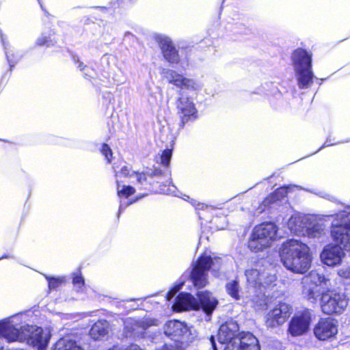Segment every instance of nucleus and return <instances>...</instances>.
Masks as SVG:
<instances>
[{
    "label": "nucleus",
    "mask_w": 350,
    "mask_h": 350,
    "mask_svg": "<svg viewBox=\"0 0 350 350\" xmlns=\"http://www.w3.org/2000/svg\"><path fill=\"white\" fill-rule=\"evenodd\" d=\"M223 263L222 258L215 254H201L167 291V299H172L174 292L181 286L188 283L189 287L192 286L193 288L198 306L210 319L218 305V300L212 296L210 291L200 289L207 285L208 271L215 278H219L224 273Z\"/></svg>",
    "instance_id": "obj_1"
},
{
    "label": "nucleus",
    "mask_w": 350,
    "mask_h": 350,
    "mask_svg": "<svg viewBox=\"0 0 350 350\" xmlns=\"http://www.w3.org/2000/svg\"><path fill=\"white\" fill-rule=\"evenodd\" d=\"M170 139V146H167L155 157V161L158 166H154L153 169H147L142 172L132 171L130 173L126 165L122 166L120 170L118 172L116 170L117 167L113 164V169L116 178H118V176L132 177L135 175L137 183L142 187L156 184L159 193L177 196L178 189L172 182L170 167L175 138L171 135Z\"/></svg>",
    "instance_id": "obj_2"
},
{
    "label": "nucleus",
    "mask_w": 350,
    "mask_h": 350,
    "mask_svg": "<svg viewBox=\"0 0 350 350\" xmlns=\"http://www.w3.org/2000/svg\"><path fill=\"white\" fill-rule=\"evenodd\" d=\"M330 236L333 243L323 247L320 257L323 264L334 267L341 265L345 252L350 251V206L334 215Z\"/></svg>",
    "instance_id": "obj_3"
},
{
    "label": "nucleus",
    "mask_w": 350,
    "mask_h": 350,
    "mask_svg": "<svg viewBox=\"0 0 350 350\" xmlns=\"http://www.w3.org/2000/svg\"><path fill=\"white\" fill-rule=\"evenodd\" d=\"M280 256L283 265L293 273L304 274L310 268V248L297 239H288L284 242L280 249Z\"/></svg>",
    "instance_id": "obj_4"
},
{
    "label": "nucleus",
    "mask_w": 350,
    "mask_h": 350,
    "mask_svg": "<svg viewBox=\"0 0 350 350\" xmlns=\"http://www.w3.org/2000/svg\"><path fill=\"white\" fill-rule=\"evenodd\" d=\"M291 62L298 87L301 90L310 88L315 78L312 53L303 48H297L291 54Z\"/></svg>",
    "instance_id": "obj_5"
},
{
    "label": "nucleus",
    "mask_w": 350,
    "mask_h": 350,
    "mask_svg": "<svg viewBox=\"0 0 350 350\" xmlns=\"http://www.w3.org/2000/svg\"><path fill=\"white\" fill-rule=\"evenodd\" d=\"M163 329L165 335L174 342L178 350L185 349L197 336L193 327L179 320L168 321Z\"/></svg>",
    "instance_id": "obj_6"
},
{
    "label": "nucleus",
    "mask_w": 350,
    "mask_h": 350,
    "mask_svg": "<svg viewBox=\"0 0 350 350\" xmlns=\"http://www.w3.org/2000/svg\"><path fill=\"white\" fill-rule=\"evenodd\" d=\"M278 230L277 225L273 222H264L256 226L251 233L248 247L254 252L269 247L277 238Z\"/></svg>",
    "instance_id": "obj_7"
},
{
    "label": "nucleus",
    "mask_w": 350,
    "mask_h": 350,
    "mask_svg": "<svg viewBox=\"0 0 350 350\" xmlns=\"http://www.w3.org/2000/svg\"><path fill=\"white\" fill-rule=\"evenodd\" d=\"M18 336L16 341H24L37 350H46L51 334L49 330L38 325L25 324L18 327Z\"/></svg>",
    "instance_id": "obj_8"
},
{
    "label": "nucleus",
    "mask_w": 350,
    "mask_h": 350,
    "mask_svg": "<svg viewBox=\"0 0 350 350\" xmlns=\"http://www.w3.org/2000/svg\"><path fill=\"white\" fill-rule=\"evenodd\" d=\"M154 41L158 44L161 54L165 61L170 65L178 64L180 62L179 50L185 53V59L189 60L188 53L191 51L190 46L184 44L183 42L178 44V49L172 40L166 35L154 33L152 35Z\"/></svg>",
    "instance_id": "obj_9"
},
{
    "label": "nucleus",
    "mask_w": 350,
    "mask_h": 350,
    "mask_svg": "<svg viewBox=\"0 0 350 350\" xmlns=\"http://www.w3.org/2000/svg\"><path fill=\"white\" fill-rule=\"evenodd\" d=\"M291 232L298 236L310 238L319 237L324 231L322 224L306 215H292L288 221Z\"/></svg>",
    "instance_id": "obj_10"
},
{
    "label": "nucleus",
    "mask_w": 350,
    "mask_h": 350,
    "mask_svg": "<svg viewBox=\"0 0 350 350\" xmlns=\"http://www.w3.org/2000/svg\"><path fill=\"white\" fill-rule=\"evenodd\" d=\"M319 297L321 310L326 314H340L348 306L349 299L345 293L328 291Z\"/></svg>",
    "instance_id": "obj_11"
},
{
    "label": "nucleus",
    "mask_w": 350,
    "mask_h": 350,
    "mask_svg": "<svg viewBox=\"0 0 350 350\" xmlns=\"http://www.w3.org/2000/svg\"><path fill=\"white\" fill-rule=\"evenodd\" d=\"M176 107L180 120L178 131L183 129L187 124L193 122L198 118V111L193 98L185 95L183 92L179 93V97L176 101Z\"/></svg>",
    "instance_id": "obj_12"
},
{
    "label": "nucleus",
    "mask_w": 350,
    "mask_h": 350,
    "mask_svg": "<svg viewBox=\"0 0 350 350\" xmlns=\"http://www.w3.org/2000/svg\"><path fill=\"white\" fill-rule=\"evenodd\" d=\"M327 282V279L323 274H321L317 271H312L308 275L303 279V295L307 300L315 304L320 295L323 293L321 291V286Z\"/></svg>",
    "instance_id": "obj_13"
},
{
    "label": "nucleus",
    "mask_w": 350,
    "mask_h": 350,
    "mask_svg": "<svg viewBox=\"0 0 350 350\" xmlns=\"http://www.w3.org/2000/svg\"><path fill=\"white\" fill-rule=\"evenodd\" d=\"M312 313V310L306 308L297 311L288 323V334L295 337L307 334L310 329Z\"/></svg>",
    "instance_id": "obj_14"
},
{
    "label": "nucleus",
    "mask_w": 350,
    "mask_h": 350,
    "mask_svg": "<svg viewBox=\"0 0 350 350\" xmlns=\"http://www.w3.org/2000/svg\"><path fill=\"white\" fill-rule=\"evenodd\" d=\"M166 300L172 303V309L174 311L187 310L192 307L196 300L195 291L192 286L189 287L188 283H186L174 292L172 299Z\"/></svg>",
    "instance_id": "obj_15"
},
{
    "label": "nucleus",
    "mask_w": 350,
    "mask_h": 350,
    "mask_svg": "<svg viewBox=\"0 0 350 350\" xmlns=\"http://www.w3.org/2000/svg\"><path fill=\"white\" fill-rule=\"evenodd\" d=\"M293 313L291 305L279 301L265 317V325L269 329H274L283 325Z\"/></svg>",
    "instance_id": "obj_16"
},
{
    "label": "nucleus",
    "mask_w": 350,
    "mask_h": 350,
    "mask_svg": "<svg viewBox=\"0 0 350 350\" xmlns=\"http://www.w3.org/2000/svg\"><path fill=\"white\" fill-rule=\"evenodd\" d=\"M239 325L236 321L230 320L222 323L217 332V339L219 343L225 345L226 349L230 344H234L238 336L242 333L239 332Z\"/></svg>",
    "instance_id": "obj_17"
},
{
    "label": "nucleus",
    "mask_w": 350,
    "mask_h": 350,
    "mask_svg": "<svg viewBox=\"0 0 350 350\" xmlns=\"http://www.w3.org/2000/svg\"><path fill=\"white\" fill-rule=\"evenodd\" d=\"M313 332L320 340L334 338L338 333V322L332 317L321 318L315 325Z\"/></svg>",
    "instance_id": "obj_18"
},
{
    "label": "nucleus",
    "mask_w": 350,
    "mask_h": 350,
    "mask_svg": "<svg viewBox=\"0 0 350 350\" xmlns=\"http://www.w3.org/2000/svg\"><path fill=\"white\" fill-rule=\"evenodd\" d=\"M224 350H261L259 340L250 332H242L234 344Z\"/></svg>",
    "instance_id": "obj_19"
},
{
    "label": "nucleus",
    "mask_w": 350,
    "mask_h": 350,
    "mask_svg": "<svg viewBox=\"0 0 350 350\" xmlns=\"http://www.w3.org/2000/svg\"><path fill=\"white\" fill-rule=\"evenodd\" d=\"M163 73L169 83L173 84L181 90L196 91L200 89V85L195 80L188 79L174 70L167 69L163 71Z\"/></svg>",
    "instance_id": "obj_20"
},
{
    "label": "nucleus",
    "mask_w": 350,
    "mask_h": 350,
    "mask_svg": "<svg viewBox=\"0 0 350 350\" xmlns=\"http://www.w3.org/2000/svg\"><path fill=\"white\" fill-rule=\"evenodd\" d=\"M20 317L15 314L8 318L0 320V338L5 339L8 343L15 342L18 336V327L14 324V319Z\"/></svg>",
    "instance_id": "obj_21"
},
{
    "label": "nucleus",
    "mask_w": 350,
    "mask_h": 350,
    "mask_svg": "<svg viewBox=\"0 0 350 350\" xmlns=\"http://www.w3.org/2000/svg\"><path fill=\"white\" fill-rule=\"evenodd\" d=\"M0 39L1 42L3 46L6 59L8 61V63L9 64V69L6 70L3 75L1 76V78L0 79V92L3 90V89L5 88V85L7 84L8 81H9L11 75L13 68H14L16 61H14L13 59V55L10 54V43L7 40L5 36L3 34L2 30L0 29Z\"/></svg>",
    "instance_id": "obj_22"
},
{
    "label": "nucleus",
    "mask_w": 350,
    "mask_h": 350,
    "mask_svg": "<svg viewBox=\"0 0 350 350\" xmlns=\"http://www.w3.org/2000/svg\"><path fill=\"white\" fill-rule=\"evenodd\" d=\"M109 322L100 319L94 323L89 330L90 336L94 340H102L109 333Z\"/></svg>",
    "instance_id": "obj_23"
},
{
    "label": "nucleus",
    "mask_w": 350,
    "mask_h": 350,
    "mask_svg": "<svg viewBox=\"0 0 350 350\" xmlns=\"http://www.w3.org/2000/svg\"><path fill=\"white\" fill-rule=\"evenodd\" d=\"M291 191L290 185H284L270 193L264 200L267 205L282 202Z\"/></svg>",
    "instance_id": "obj_24"
},
{
    "label": "nucleus",
    "mask_w": 350,
    "mask_h": 350,
    "mask_svg": "<svg viewBox=\"0 0 350 350\" xmlns=\"http://www.w3.org/2000/svg\"><path fill=\"white\" fill-rule=\"evenodd\" d=\"M144 329L139 321L125 322L124 334L126 338H138L144 334Z\"/></svg>",
    "instance_id": "obj_25"
},
{
    "label": "nucleus",
    "mask_w": 350,
    "mask_h": 350,
    "mask_svg": "<svg viewBox=\"0 0 350 350\" xmlns=\"http://www.w3.org/2000/svg\"><path fill=\"white\" fill-rule=\"evenodd\" d=\"M133 0H112L107 6H96L95 9L100 11L112 10L113 12L120 13L121 10H126L132 5Z\"/></svg>",
    "instance_id": "obj_26"
},
{
    "label": "nucleus",
    "mask_w": 350,
    "mask_h": 350,
    "mask_svg": "<svg viewBox=\"0 0 350 350\" xmlns=\"http://www.w3.org/2000/svg\"><path fill=\"white\" fill-rule=\"evenodd\" d=\"M52 350H84L76 340L70 337H64L58 340Z\"/></svg>",
    "instance_id": "obj_27"
},
{
    "label": "nucleus",
    "mask_w": 350,
    "mask_h": 350,
    "mask_svg": "<svg viewBox=\"0 0 350 350\" xmlns=\"http://www.w3.org/2000/svg\"><path fill=\"white\" fill-rule=\"evenodd\" d=\"M226 291L235 300H239L241 297L240 295L241 288L237 280H233L227 282L226 284Z\"/></svg>",
    "instance_id": "obj_28"
},
{
    "label": "nucleus",
    "mask_w": 350,
    "mask_h": 350,
    "mask_svg": "<svg viewBox=\"0 0 350 350\" xmlns=\"http://www.w3.org/2000/svg\"><path fill=\"white\" fill-rule=\"evenodd\" d=\"M54 31L52 29L49 30L48 32H42L36 41V46H46L49 47L53 46L56 41H53L51 36L54 35Z\"/></svg>",
    "instance_id": "obj_29"
},
{
    "label": "nucleus",
    "mask_w": 350,
    "mask_h": 350,
    "mask_svg": "<svg viewBox=\"0 0 350 350\" xmlns=\"http://www.w3.org/2000/svg\"><path fill=\"white\" fill-rule=\"evenodd\" d=\"M117 195L120 198H128L135 192V189L131 185H121V182L116 178Z\"/></svg>",
    "instance_id": "obj_30"
},
{
    "label": "nucleus",
    "mask_w": 350,
    "mask_h": 350,
    "mask_svg": "<svg viewBox=\"0 0 350 350\" xmlns=\"http://www.w3.org/2000/svg\"><path fill=\"white\" fill-rule=\"evenodd\" d=\"M245 276L250 283L259 286L261 282L260 280L265 276V273H262L260 269H251L245 271Z\"/></svg>",
    "instance_id": "obj_31"
},
{
    "label": "nucleus",
    "mask_w": 350,
    "mask_h": 350,
    "mask_svg": "<svg viewBox=\"0 0 350 350\" xmlns=\"http://www.w3.org/2000/svg\"><path fill=\"white\" fill-rule=\"evenodd\" d=\"M226 29L234 36L237 34H248L250 32V29L248 27L239 22L228 24Z\"/></svg>",
    "instance_id": "obj_32"
},
{
    "label": "nucleus",
    "mask_w": 350,
    "mask_h": 350,
    "mask_svg": "<svg viewBox=\"0 0 350 350\" xmlns=\"http://www.w3.org/2000/svg\"><path fill=\"white\" fill-rule=\"evenodd\" d=\"M146 196V194L138 195V196H136L135 197H134L131 200H126L127 198H124V199L120 198L118 212L117 214L118 219H119L121 213L126 208L127 206H129V205H131L133 203L137 202L138 200H139L140 199H142V198H144Z\"/></svg>",
    "instance_id": "obj_33"
},
{
    "label": "nucleus",
    "mask_w": 350,
    "mask_h": 350,
    "mask_svg": "<svg viewBox=\"0 0 350 350\" xmlns=\"http://www.w3.org/2000/svg\"><path fill=\"white\" fill-rule=\"evenodd\" d=\"M262 273H265V276L262 277L260 280L259 286H262L265 288H268L272 285H274V282L276 281V275L273 273H270L267 271H263Z\"/></svg>",
    "instance_id": "obj_34"
},
{
    "label": "nucleus",
    "mask_w": 350,
    "mask_h": 350,
    "mask_svg": "<svg viewBox=\"0 0 350 350\" xmlns=\"http://www.w3.org/2000/svg\"><path fill=\"white\" fill-rule=\"evenodd\" d=\"M44 277L47 280L48 286L50 290L55 289L65 282V279L63 277L50 276L47 275H44Z\"/></svg>",
    "instance_id": "obj_35"
},
{
    "label": "nucleus",
    "mask_w": 350,
    "mask_h": 350,
    "mask_svg": "<svg viewBox=\"0 0 350 350\" xmlns=\"http://www.w3.org/2000/svg\"><path fill=\"white\" fill-rule=\"evenodd\" d=\"M101 154L105 157V161L107 164H110L113 160V151L109 145L107 143H103L100 148Z\"/></svg>",
    "instance_id": "obj_36"
},
{
    "label": "nucleus",
    "mask_w": 350,
    "mask_h": 350,
    "mask_svg": "<svg viewBox=\"0 0 350 350\" xmlns=\"http://www.w3.org/2000/svg\"><path fill=\"white\" fill-rule=\"evenodd\" d=\"M72 282L75 286L81 288L85 285V279L81 273L80 269L77 272L72 273Z\"/></svg>",
    "instance_id": "obj_37"
},
{
    "label": "nucleus",
    "mask_w": 350,
    "mask_h": 350,
    "mask_svg": "<svg viewBox=\"0 0 350 350\" xmlns=\"http://www.w3.org/2000/svg\"><path fill=\"white\" fill-rule=\"evenodd\" d=\"M81 74L83 78L89 81L96 79L98 77V74L96 70L89 66H87V67L83 70Z\"/></svg>",
    "instance_id": "obj_38"
},
{
    "label": "nucleus",
    "mask_w": 350,
    "mask_h": 350,
    "mask_svg": "<svg viewBox=\"0 0 350 350\" xmlns=\"http://www.w3.org/2000/svg\"><path fill=\"white\" fill-rule=\"evenodd\" d=\"M70 55L73 63L77 66V69H79L80 72H82L88 65L84 64V63L80 60L79 55L76 53H72Z\"/></svg>",
    "instance_id": "obj_39"
},
{
    "label": "nucleus",
    "mask_w": 350,
    "mask_h": 350,
    "mask_svg": "<svg viewBox=\"0 0 350 350\" xmlns=\"http://www.w3.org/2000/svg\"><path fill=\"white\" fill-rule=\"evenodd\" d=\"M348 142H350V139H346L344 141H341V142H338L336 143H331V139H330L329 137H327L325 143L317 151H315L314 153L311 154L310 155H312V154H314L319 152V151H321V150H323V148H325L326 147H329V146H334V145H336L338 144L348 143Z\"/></svg>",
    "instance_id": "obj_40"
},
{
    "label": "nucleus",
    "mask_w": 350,
    "mask_h": 350,
    "mask_svg": "<svg viewBox=\"0 0 350 350\" xmlns=\"http://www.w3.org/2000/svg\"><path fill=\"white\" fill-rule=\"evenodd\" d=\"M338 274L345 280L344 282L350 284V267L339 269Z\"/></svg>",
    "instance_id": "obj_41"
},
{
    "label": "nucleus",
    "mask_w": 350,
    "mask_h": 350,
    "mask_svg": "<svg viewBox=\"0 0 350 350\" xmlns=\"http://www.w3.org/2000/svg\"><path fill=\"white\" fill-rule=\"evenodd\" d=\"M191 204L193 207H195L196 210H197V211H200V210L204 211L205 208H208V205L203 204V203L198 202L196 200H193V199H191Z\"/></svg>",
    "instance_id": "obj_42"
},
{
    "label": "nucleus",
    "mask_w": 350,
    "mask_h": 350,
    "mask_svg": "<svg viewBox=\"0 0 350 350\" xmlns=\"http://www.w3.org/2000/svg\"><path fill=\"white\" fill-rule=\"evenodd\" d=\"M108 350H123V349H121L118 348V347L113 346V347L109 348ZM124 350H142V349L137 344H131L126 349H125Z\"/></svg>",
    "instance_id": "obj_43"
},
{
    "label": "nucleus",
    "mask_w": 350,
    "mask_h": 350,
    "mask_svg": "<svg viewBox=\"0 0 350 350\" xmlns=\"http://www.w3.org/2000/svg\"><path fill=\"white\" fill-rule=\"evenodd\" d=\"M135 39V36L134 34H133L130 31H126L124 35V40H132L133 41Z\"/></svg>",
    "instance_id": "obj_44"
},
{
    "label": "nucleus",
    "mask_w": 350,
    "mask_h": 350,
    "mask_svg": "<svg viewBox=\"0 0 350 350\" xmlns=\"http://www.w3.org/2000/svg\"><path fill=\"white\" fill-rule=\"evenodd\" d=\"M25 313H26V311L25 312H18V314H20V317H18V318H16L14 319L13 321H14V325H17L18 327H22L23 325H20V323L22 322V319H21V317L23 316V314H24Z\"/></svg>",
    "instance_id": "obj_45"
},
{
    "label": "nucleus",
    "mask_w": 350,
    "mask_h": 350,
    "mask_svg": "<svg viewBox=\"0 0 350 350\" xmlns=\"http://www.w3.org/2000/svg\"><path fill=\"white\" fill-rule=\"evenodd\" d=\"M209 340H210V342L211 344V348L213 350H218L217 347V344H216V342H215V336H211L210 338H209Z\"/></svg>",
    "instance_id": "obj_46"
},
{
    "label": "nucleus",
    "mask_w": 350,
    "mask_h": 350,
    "mask_svg": "<svg viewBox=\"0 0 350 350\" xmlns=\"http://www.w3.org/2000/svg\"><path fill=\"white\" fill-rule=\"evenodd\" d=\"M103 98L106 100H108L109 103L111 102V100L113 99V95L110 92H106L103 96Z\"/></svg>",
    "instance_id": "obj_47"
},
{
    "label": "nucleus",
    "mask_w": 350,
    "mask_h": 350,
    "mask_svg": "<svg viewBox=\"0 0 350 350\" xmlns=\"http://www.w3.org/2000/svg\"><path fill=\"white\" fill-rule=\"evenodd\" d=\"M9 258L15 259V256L13 254H6V253L3 254L1 256H0V260H1L3 259H9Z\"/></svg>",
    "instance_id": "obj_48"
},
{
    "label": "nucleus",
    "mask_w": 350,
    "mask_h": 350,
    "mask_svg": "<svg viewBox=\"0 0 350 350\" xmlns=\"http://www.w3.org/2000/svg\"><path fill=\"white\" fill-rule=\"evenodd\" d=\"M314 79H316L317 81H319V85H321L322 82H323V81H325V80L327 79L326 78H323V79H319V78H317L316 77H315V78H314Z\"/></svg>",
    "instance_id": "obj_49"
},
{
    "label": "nucleus",
    "mask_w": 350,
    "mask_h": 350,
    "mask_svg": "<svg viewBox=\"0 0 350 350\" xmlns=\"http://www.w3.org/2000/svg\"><path fill=\"white\" fill-rule=\"evenodd\" d=\"M273 176V174H272V175H271V176H270L267 177L266 178H265V180H270V179H271V178H272Z\"/></svg>",
    "instance_id": "obj_50"
},
{
    "label": "nucleus",
    "mask_w": 350,
    "mask_h": 350,
    "mask_svg": "<svg viewBox=\"0 0 350 350\" xmlns=\"http://www.w3.org/2000/svg\"><path fill=\"white\" fill-rule=\"evenodd\" d=\"M139 299H135V298H131L130 299H129L128 301H136V300H139Z\"/></svg>",
    "instance_id": "obj_51"
},
{
    "label": "nucleus",
    "mask_w": 350,
    "mask_h": 350,
    "mask_svg": "<svg viewBox=\"0 0 350 350\" xmlns=\"http://www.w3.org/2000/svg\"><path fill=\"white\" fill-rule=\"evenodd\" d=\"M199 218L201 219H202V217L200 213H198Z\"/></svg>",
    "instance_id": "obj_52"
},
{
    "label": "nucleus",
    "mask_w": 350,
    "mask_h": 350,
    "mask_svg": "<svg viewBox=\"0 0 350 350\" xmlns=\"http://www.w3.org/2000/svg\"><path fill=\"white\" fill-rule=\"evenodd\" d=\"M0 350H3V347L0 345Z\"/></svg>",
    "instance_id": "obj_53"
},
{
    "label": "nucleus",
    "mask_w": 350,
    "mask_h": 350,
    "mask_svg": "<svg viewBox=\"0 0 350 350\" xmlns=\"http://www.w3.org/2000/svg\"><path fill=\"white\" fill-rule=\"evenodd\" d=\"M222 8H223V6H222V5H221V7H220V9H219V10H220V12L221 11Z\"/></svg>",
    "instance_id": "obj_54"
},
{
    "label": "nucleus",
    "mask_w": 350,
    "mask_h": 350,
    "mask_svg": "<svg viewBox=\"0 0 350 350\" xmlns=\"http://www.w3.org/2000/svg\"><path fill=\"white\" fill-rule=\"evenodd\" d=\"M0 141H3V139H0Z\"/></svg>",
    "instance_id": "obj_55"
}]
</instances>
